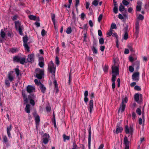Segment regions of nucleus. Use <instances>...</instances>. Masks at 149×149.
Wrapping results in <instances>:
<instances>
[{"instance_id": "obj_48", "label": "nucleus", "mask_w": 149, "mask_h": 149, "mask_svg": "<svg viewBox=\"0 0 149 149\" xmlns=\"http://www.w3.org/2000/svg\"><path fill=\"white\" fill-rule=\"evenodd\" d=\"M129 133L131 134V137H132V136L133 134V129L132 126H130V132Z\"/></svg>"}, {"instance_id": "obj_51", "label": "nucleus", "mask_w": 149, "mask_h": 149, "mask_svg": "<svg viewBox=\"0 0 149 149\" xmlns=\"http://www.w3.org/2000/svg\"><path fill=\"white\" fill-rule=\"evenodd\" d=\"M46 109L47 112H50L51 111V107L49 106H47L46 107Z\"/></svg>"}, {"instance_id": "obj_37", "label": "nucleus", "mask_w": 149, "mask_h": 149, "mask_svg": "<svg viewBox=\"0 0 149 149\" xmlns=\"http://www.w3.org/2000/svg\"><path fill=\"white\" fill-rule=\"evenodd\" d=\"M29 19L31 20H35L36 19V17L32 15H31L29 16Z\"/></svg>"}, {"instance_id": "obj_28", "label": "nucleus", "mask_w": 149, "mask_h": 149, "mask_svg": "<svg viewBox=\"0 0 149 149\" xmlns=\"http://www.w3.org/2000/svg\"><path fill=\"white\" fill-rule=\"evenodd\" d=\"M36 71L37 73H38V74H44V71L39 68H36Z\"/></svg>"}, {"instance_id": "obj_23", "label": "nucleus", "mask_w": 149, "mask_h": 149, "mask_svg": "<svg viewBox=\"0 0 149 149\" xmlns=\"http://www.w3.org/2000/svg\"><path fill=\"white\" fill-rule=\"evenodd\" d=\"M20 58L21 57H20L18 56H16L13 57V61L15 62L18 63L19 61Z\"/></svg>"}, {"instance_id": "obj_55", "label": "nucleus", "mask_w": 149, "mask_h": 149, "mask_svg": "<svg viewBox=\"0 0 149 149\" xmlns=\"http://www.w3.org/2000/svg\"><path fill=\"white\" fill-rule=\"evenodd\" d=\"M97 46V42L95 40H94L93 42V46L92 47H96Z\"/></svg>"}, {"instance_id": "obj_35", "label": "nucleus", "mask_w": 149, "mask_h": 149, "mask_svg": "<svg viewBox=\"0 0 149 149\" xmlns=\"http://www.w3.org/2000/svg\"><path fill=\"white\" fill-rule=\"evenodd\" d=\"M125 131L126 134H129L130 132V127L129 128L127 125H126L125 127Z\"/></svg>"}, {"instance_id": "obj_11", "label": "nucleus", "mask_w": 149, "mask_h": 149, "mask_svg": "<svg viewBox=\"0 0 149 149\" xmlns=\"http://www.w3.org/2000/svg\"><path fill=\"white\" fill-rule=\"evenodd\" d=\"M134 97L135 101L137 102L139 101L140 98L141 99L142 98V95L141 94L135 93L134 95Z\"/></svg>"}, {"instance_id": "obj_62", "label": "nucleus", "mask_w": 149, "mask_h": 149, "mask_svg": "<svg viewBox=\"0 0 149 149\" xmlns=\"http://www.w3.org/2000/svg\"><path fill=\"white\" fill-rule=\"evenodd\" d=\"M86 17L84 13H82L81 15V18L82 20H84Z\"/></svg>"}, {"instance_id": "obj_20", "label": "nucleus", "mask_w": 149, "mask_h": 149, "mask_svg": "<svg viewBox=\"0 0 149 149\" xmlns=\"http://www.w3.org/2000/svg\"><path fill=\"white\" fill-rule=\"evenodd\" d=\"M123 130V128L122 127H120L117 125L116 126V128L115 132L117 134H118L119 133L122 132Z\"/></svg>"}, {"instance_id": "obj_33", "label": "nucleus", "mask_w": 149, "mask_h": 149, "mask_svg": "<svg viewBox=\"0 0 149 149\" xmlns=\"http://www.w3.org/2000/svg\"><path fill=\"white\" fill-rule=\"evenodd\" d=\"M36 97L33 94H30L28 96V100H31L34 99Z\"/></svg>"}, {"instance_id": "obj_8", "label": "nucleus", "mask_w": 149, "mask_h": 149, "mask_svg": "<svg viewBox=\"0 0 149 149\" xmlns=\"http://www.w3.org/2000/svg\"><path fill=\"white\" fill-rule=\"evenodd\" d=\"M113 74L118 75L119 74V68L116 66H112L111 68Z\"/></svg>"}, {"instance_id": "obj_31", "label": "nucleus", "mask_w": 149, "mask_h": 149, "mask_svg": "<svg viewBox=\"0 0 149 149\" xmlns=\"http://www.w3.org/2000/svg\"><path fill=\"white\" fill-rule=\"evenodd\" d=\"M25 48V49L26 50H27V52H29L30 51L29 49V46L26 43H24L23 44Z\"/></svg>"}, {"instance_id": "obj_12", "label": "nucleus", "mask_w": 149, "mask_h": 149, "mask_svg": "<svg viewBox=\"0 0 149 149\" xmlns=\"http://www.w3.org/2000/svg\"><path fill=\"white\" fill-rule=\"evenodd\" d=\"M35 90V88L33 87L31 85H28L26 87V91L29 93H31Z\"/></svg>"}, {"instance_id": "obj_26", "label": "nucleus", "mask_w": 149, "mask_h": 149, "mask_svg": "<svg viewBox=\"0 0 149 149\" xmlns=\"http://www.w3.org/2000/svg\"><path fill=\"white\" fill-rule=\"evenodd\" d=\"M24 29V27H23V26H22V27L19 28L17 29V31H18L19 33V34L21 35H23V31L22 30Z\"/></svg>"}, {"instance_id": "obj_29", "label": "nucleus", "mask_w": 149, "mask_h": 149, "mask_svg": "<svg viewBox=\"0 0 149 149\" xmlns=\"http://www.w3.org/2000/svg\"><path fill=\"white\" fill-rule=\"evenodd\" d=\"M52 19L54 27L55 26V16L54 14H52Z\"/></svg>"}, {"instance_id": "obj_13", "label": "nucleus", "mask_w": 149, "mask_h": 149, "mask_svg": "<svg viewBox=\"0 0 149 149\" xmlns=\"http://www.w3.org/2000/svg\"><path fill=\"white\" fill-rule=\"evenodd\" d=\"M28 61L29 62H33L34 61V54H29L28 55Z\"/></svg>"}, {"instance_id": "obj_2", "label": "nucleus", "mask_w": 149, "mask_h": 149, "mask_svg": "<svg viewBox=\"0 0 149 149\" xmlns=\"http://www.w3.org/2000/svg\"><path fill=\"white\" fill-rule=\"evenodd\" d=\"M94 94L93 92L91 93L90 95L91 98V100L89 102V111L90 113L91 114L92 111L93 105V101L92 99L94 97Z\"/></svg>"}, {"instance_id": "obj_27", "label": "nucleus", "mask_w": 149, "mask_h": 149, "mask_svg": "<svg viewBox=\"0 0 149 149\" xmlns=\"http://www.w3.org/2000/svg\"><path fill=\"white\" fill-rule=\"evenodd\" d=\"M18 51V49L17 48H12L10 49L9 52H11L12 53L14 54Z\"/></svg>"}, {"instance_id": "obj_32", "label": "nucleus", "mask_w": 149, "mask_h": 149, "mask_svg": "<svg viewBox=\"0 0 149 149\" xmlns=\"http://www.w3.org/2000/svg\"><path fill=\"white\" fill-rule=\"evenodd\" d=\"M125 10V7L121 3H120V6L119 8V10L120 12H122Z\"/></svg>"}, {"instance_id": "obj_40", "label": "nucleus", "mask_w": 149, "mask_h": 149, "mask_svg": "<svg viewBox=\"0 0 149 149\" xmlns=\"http://www.w3.org/2000/svg\"><path fill=\"white\" fill-rule=\"evenodd\" d=\"M72 77L71 76V73L70 72L69 74V80L68 81V84L69 85L71 84V82L72 81Z\"/></svg>"}, {"instance_id": "obj_50", "label": "nucleus", "mask_w": 149, "mask_h": 149, "mask_svg": "<svg viewBox=\"0 0 149 149\" xmlns=\"http://www.w3.org/2000/svg\"><path fill=\"white\" fill-rule=\"evenodd\" d=\"M141 9V5H137L136 8V11H140Z\"/></svg>"}, {"instance_id": "obj_42", "label": "nucleus", "mask_w": 149, "mask_h": 149, "mask_svg": "<svg viewBox=\"0 0 149 149\" xmlns=\"http://www.w3.org/2000/svg\"><path fill=\"white\" fill-rule=\"evenodd\" d=\"M66 32L68 34H70L72 32V28L71 27L69 26L67 28Z\"/></svg>"}, {"instance_id": "obj_59", "label": "nucleus", "mask_w": 149, "mask_h": 149, "mask_svg": "<svg viewBox=\"0 0 149 149\" xmlns=\"http://www.w3.org/2000/svg\"><path fill=\"white\" fill-rule=\"evenodd\" d=\"M103 17V15L101 14H100L98 18V21L99 22H100L102 19Z\"/></svg>"}, {"instance_id": "obj_36", "label": "nucleus", "mask_w": 149, "mask_h": 149, "mask_svg": "<svg viewBox=\"0 0 149 149\" xmlns=\"http://www.w3.org/2000/svg\"><path fill=\"white\" fill-rule=\"evenodd\" d=\"M99 0H94L92 3V5L97 6L98 4Z\"/></svg>"}, {"instance_id": "obj_3", "label": "nucleus", "mask_w": 149, "mask_h": 149, "mask_svg": "<svg viewBox=\"0 0 149 149\" xmlns=\"http://www.w3.org/2000/svg\"><path fill=\"white\" fill-rule=\"evenodd\" d=\"M42 138V143L45 144H46L49 142L50 136L49 134L45 133L43 135Z\"/></svg>"}, {"instance_id": "obj_19", "label": "nucleus", "mask_w": 149, "mask_h": 149, "mask_svg": "<svg viewBox=\"0 0 149 149\" xmlns=\"http://www.w3.org/2000/svg\"><path fill=\"white\" fill-rule=\"evenodd\" d=\"M120 106V108L119 109L118 112L121 109V112H123L125 111L126 105L125 104L121 103Z\"/></svg>"}, {"instance_id": "obj_25", "label": "nucleus", "mask_w": 149, "mask_h": 149, "mask_svg": "<svg viewBox=\"0 0 149 149\" xmlns=\"http://www.w3.org/2000/svg\"><path fill=\"white\" fill-rule=\"evenodd\" d=\"M130 142L128 140L127 137L125 136L124 140V144L125 145H129Z\"/></svg>"}, {"instance_id": "obj_46", "label": "nucleus", "mask_w": 149, "mask_h": 149, "mask_svg": "<svg viewBox=\"0 0 149 149\" xmlns=\"http://www.w3.org/2000/svg\"><path fill=\"white\" fill-rule=\"evenodd\" d=\"M99 42L100 45H103L104 43V39L102 38L99 39Z\"/></svg>"}, {"instance_id": "obj_7", "label": "nucleus", "mask_w": 149, "mask_h": 149, "mask_svg": "<svg viewBox=\"0 0 149 149\" xmlns=\"http://www.w3.org/2000/svg\"><path fill=\"white\" fill-rule=\"evenodd\" d=\"M14 71H10L8 74V78L10 82H12L14 80V78L13 76Z\"/></svg>"}, {"instance_id": "obj_47", "label": "nucleus", "mask_w": 149, "mask_h": 149, "mask_svg": "<svg viewBox=\"0 0 149 149\" xmlns=\"http://www.w3.org/2000/svg\"><path fill=\"white\" fill-rule=\"evenodd\" d=\"M136 112L139 115H141L142 113V112L141 109L139 108L137 109Z\"/></svg>"}, {"instance_id": "obj_54", "label": "nucleus", "mask_w": 149, "mask_h": 149, "mask_svg": "<svg viewBox=\"0 0 149 149\" xmlns=\"http://www.w3.org/2000/svg\"><path fill=\"white\" fill-rule=\"evenodd\" d=\"M113 11L114 13L116 14L118 13V7H114L113 8Z\"/></svg>"}, {"instance_id": "obj_61", "label": "nucleus", "mask_w": 149, "mask_h": 149, "mask_svg": "<svg viewBox=\"0 0 149 149\" xmlns=\"http://www.w3.org/2000/svg\"><path fill=\"white\" fill-rule=\"evenodd\" d=\"M111 28L112 29H116L117 28L115 24H112L111 25Z\"/></svg>"}, {"instance_id": "obj_15", "label": "nucleus", "mask_w": 149, "mask_h": 149, "mask_svg": "<svg viewBox=\"0 0 149 149\" xmlns=\"http://www.w3.org/2000/svg\"><path fill=\"white\" fill-rule=\"evenodd\" d=\"M132 65L135 68L136 70H138L140 66V61H136L134 63H133Z\"/></svg>"}, {"instance_id": "obj_14", "label": "nucleus", "mask_w": 149, "mask_h": 149, "mask_svg": "<svg viewBox=\"0 0 149 149\" xmlns=\"http://www.w3.org/2000/svg\"><path fill=\"white\" fill-rule=\"evenodd\" d=\"M35 120L36 127V129H37L38 126L39 125L40 122V117L39 115H37L36 117H35Z\"/></svg>"}, {"instance_id": "obj_39", "label": "nucleus", "mask_w": 149, "mask_h": 149, "mask_svg": "<svg viewBox=\"0 0 149 149\" xmlns=\"http://www.w3.org/2000/svg\"><path fill=\"white\" fill-rule=\"evenodd\" d=\"M91 49L94 54H97V50L96 47H92Z\"/></svg>"}, {"instance_id": "obj_45", "label": "nucleus", "mask_w": 149, "mask_h": 149, "mask_svg": "<svg viewBox=\"0 0 149 149\" xmlns=\"http://www.w3.org/2000/svg\"><path fill=\"white\" fill-rule=\"evenodd\" d=\"M0 35L1 37L3 38H4L6 34L5 33L4 31H3V30L2 29L1 30Z\"/></svg>"}, {"instance_id": "obj_9", "label": "nucleus", "mask_w": 149, "mask_h": 149, "mask_svg": "<svg viewBox=\"0 0 149 149\" xmlns=\"http://www.w3.org/2000/svg\"><path fill=\"white\" fill-rule=\"evenodd\" d=\"M12 128L13 126L11 124H10L9 126L7 127V133L9 139L12 137L10 131L12 130Z\"/></svg>"}, {"instance_id": "obj_22", "label": "nucleus", "mask_w": 149, "mask_h": 149, "mask_svg": "<svg viewBox=\"0 0 149 149\" xmlns=\"http://www.w3.org/2000/svg\"><path fill=\"white\" fill-rule=\"evenodd\" d=\"M54 84L55 86V88L56 90V92L57 93L59 91L58 88L57 81L55 80L54 81Z\"/></svg>"}, {"instance_id": "obj_6", "label": "nucleus", "mask_w": 149, "mask_h": 149, "mask_svg": "<svg viewBox=\"0 0 149 149\" xmlns=\"http://www.w3.org/2000/svg\"><path fill=\"white\" fill-rule=\"evenodd\" d=\"M139 74L138 72H134L132 76V79L134 81H137L139 80Z\"/></svg>"}, {"instance_id": "obj_52", "label": "nucleus", "mask_w": 149, "mask_h": 149, "mask_svg": "<svg viewBox=\"0 0 149 149\" xmlns=\"http://www.w3.org/2000/svg\"><path fill=\"white\" fill-rule=\"evenodd\" d=\"M133 65L130 66L129 67V70L131 72H132L134 71V68Z\"/></svg>"}, {"instance_id": "obj_5", "label": "nucleus", "mask_w": 149, "mask_h": 149, "mask_svg": "<svg viewBox=\"0 0 149 149\" xmlns=\"http://www.w3.org/2000/svg\"><path fill=\"white\" fill-rule=\"evenodd\" d=\"M88 147L89 149H91V127L89 125L88 127Z\"/></svg>"}, {"instance_id": "obj_44", "label": "nucleus", "mask_w": 149, "mask_h": 149, "mask_svg": "<svg viewBox=\"0 0 149 149\" xmlns=\"http://www.w3.org/2000/svg\"><path fill=\"white\" fill-rule=\"evenodd\" d=\"M28 40V37L27 36H25L23 37V40L24 43H27Z\"/></svg>"}, {"instance_id": "obj_58", "label": "nucleus", "mask_w": 149, "mask_h": 149, "mask_svg": "<svg viewBox=\"0 0 149 149\" xmlns=\"http://www.w3.org/2000/svg\"><path fill=\"white\" fill-rule=\"evenodd\" d=\"M103 69L105 72H107L108 70V67L106 65H105L103 68Z\"/></svg>"}, {"instance_id": "obj_18", "label": "nucleus", "mask_w": 149, "mask_h": 149, "mask_svg": "<svg viewBox=\"0 0 149 149\" xmlns=\"http://www.w3.org/2000/svg\"><path fill=\"white\" fill-rule=\"evenodd\" d=\"M30 105L29 104H27L25 108V111L27 113H30Z\"/></svg>"}, {"instance_id": "obj_24", "label": "nucleus", "mask_w": 149, "mask_h": 149, "mask_svg": "<svg viewBox=\"0 0 149 149\" xmlns=\"http://www.w3.org/2000/svg\"><path fill=\"white\" fill-rule=\"evenodd\" d=\"M25 58L24 57H21V58L19 60V62L21 64L23 65L25 63H26L27 62H25Z\"/></svg>"}, {"instance_id": "obj_34", "label": "nucleus", "mask_w": 149, "mask_h": 149, "mask_svg": "<svg viewBox=\"0 0 149 149\" xmlns=\"http://www.w3.org/2000/svg\"><path fill=\"white\" fill-rule=\"evenodd\" d=\"M117 75H115L112 74V78L111 79V81L112 82H115V81L116 80V76Z\"/></svg>"}, {"instance_id": "obj_16", "label": "nucleus", "mask_w": 149, "mask_h": 149, "mask_svg": "<svg viewBox=\"0 0 149 149\" xmlns=\"http://www.w3.org/2000/svg\"><path fill=\"white\" fill-rule=\"evenodd\" d=\"M15 27L16 30H17L18 28L23 26L21 24V23L19 21L15 22Z\"/></svg>"}, {"instance_id": "obj_60", "label": "nucleus", "mask_w": 149, "mask_h": 149, "mask_svg": "<svg viewBox=\"0 0 149 149\" xmlns=\"http://www.w3.org/2000/svg\"><path fill=\"white\" fill-rule=\"evenodd\" d=\"M123 3L125 6H127L129 4V3L128 1H126L125 0H123L122 1Z\"/></svg>"}, {"instance_id": "obj_64", "label": "nucleus", "mask_w": 149, "mask_h": 149, "mask_svg": "<svg viewBox=\"0 0 149 149\" xmlns=\"http://www.w3.org/2000/svg\"><path fill=\"white\" fill-rule=\"evenodd\" d=\"M41 33L42 36H44L45 35L46 32L44 29H43L42 30Z\"/></svg>"}, {"instance_id": "obj_1", "label": "nucleus", "mask_w": 149, "mask_h": 149, "mask_svg": "<svg viewBox=\"0 0 149 149\" xmlns=\"http://www.w3.org/2000/svg\"><path fill=\"white\" fill-rule=\"evenodd\" d=\"M48 70L49 73L55 76L56 67L54 66V64L52 61H50L48 64Z\"/></svg>"}, {"instance_id": "obj_17", "label": "nucleus", "mask_w": 149, "mask_h": 149, "mask_svg": "<svg viewBox=\"0 0 149 149\" xmlns=\"http://www.w3.org/2000/svg\"><path fill=\"white\" fill-rule=\"evenodd\" d=\"M39 88L42 93H44L45 92L46 88L44 86V85L42 83H40V86Z\"/></svg>"}, {"instance_id": "obj_10", "label": "nucleus", "mask_w": 149, "mask_h": 149, "mask_svg": "<svg viewBox=\"0 0 149 149\" xmlns=\"http://www.w3.org/2000/svg\"><path fill=\"white\" fill-rule=\"evenodd\" d=\"M124 36L123 38L125 40H126L128 38V26H126L124 29Z\"/></svg>"}, {"instance_id": "obj_4", "label": "nucleus", "mask_w": 149, "mask_h": 149, "mask_svg": "<svg viewBox=\"0 0 149 149\" xmlns=\"http://www.w3.org/2000/svg\"><path fill=\"white\" fill-rule=\"evenodd\" d=\"M135 35L136 38H137L138 36V34L139 30V23L138 21H137L135 24Z\"/></svg>"}, {"instance_id": "obj_30", "label": "nucleus", "mask_w": 149, "mask_h": 149, "mask_svg": "<svg viewBox=\"0 0 149 149\" xmlns=\"http://www.w3.org/2000/svg\"><path fill=\"white\" fill-rule=\"evenodd\" d=\"M2 138L3 143L8 142V140L7 137L6 135H3L2 136Z\"/></svg>"}, {"instance_id": "obj_43", "label": "nucleus", "mask_w": 149, "mask_h": 149, "mask_svg": "<svg viewBox=\"0 0 149 149\" xmlns=\"http://www.w3.org/2000/svg\"><path fill=\"white\" fill-rule=\"evenodd\" d=\"M10 81L8 79H6L5 81V84L8 86V87H9L10 86Z\"/></svg>"}, {"instance_id": "obj_38", "label": "nucleus", "mask_w": 149, "mask_h": 149, "mask_svg": "<svg viewBox=\"0 0 149 149\" xmlns=\"http://www.w3.org/2000/svg\"><path fill=\"white\" fill-rule=\"evenodd\" d=\"M127 47L131 52H133L134 51V50L132 47V44H128L127 45Z\"/></svg>"}, {"instance_id": "obj_56", "label": "nucleus", "mask_w": 149, "mask_h": 149, "mask_svg": "<svg viewBox=\"0 0 149 149\" xmlns=\"http://www.w3.org/2000/svg\"><path fill=\"white\" fill-rule=\"evenodd\" d=\"M134 89L135 90L138 91H139L141 90L140 87L137 85L135 86Z\"/></svg>"}, {"instance_id": "obj_63", "label": "nucleus", "mask_w": 149, "mask_h": 149, "mask_svg": "<svg viewBox=\"0 0 149 149\" xmlns=\"http://www.w3.org/2000/svg\"><path fill=\"white\" fill-rule=\"evenodd\" d=\"M39 62H44V59L42 56L39 57L38 60Z\"/></svg>"}, {"instance_id": "obj_49", "label": "nucleus", "mask_w": 149, "mask_h": 149, "mask_svg": "<svg viewBox=\"0 0 149 149\" xmlns=\"http://www.w3.org/2000/svg\"><path fill=\"white\" fill-rule=\"evenodd\" d=\"M128 101V98L127 97H125L124 99L122 100V102L121 103L124 104V102L126 103H127Z\"/></svg>"}, {"instance_id": "obj_53", "label": "nucleus", "mask_w": 149, "mask_h": 149, "mask_svg": "<svg viewBox=\"0 0 149 149\" xmlns=\"http://www.w3.org/2000/svg\"><path fill=\"white\" fill-rule=\"evenodd\" d=\"M59 60L58 57L56 56L55 58V63L57 65H58L59 64Z\"/></svg>"}, {"instance_id": "obj_21", "label": "nucleus", "mask_w": 149, "mask_h": 149, "mask_svg": "<svg viewBox=\"0 0 149 149\" xmlns=\"http://www.w3.org/2000/svg\"><path fill=\"white\" fill-rule=\"evenodd\" d=\"M14 70L15 71V74H16V76L18 77V79H19L20 78L19 76V75L21 76V74L20 73V70L18 68H16Z\"/></svg>"}, {"instance_id": "obj_41", "label": "nucleus", "mask_w": 149, "mask_h": 149, "mask_svg": "<svg viewBox=\"0 0 149 149\" xmlns=\"http://www.w3.org/2000/svg\"><path fill=\"white\" fill-rule=\"evenodd\" d=\"M44 74H38V73H36V77L38 79H41L42 78V75Z\"/></svg>"}, {"instance_id": "obj_57", "label": "nucleus", "mask_w": 149, "mask_h": 149, "mask_svg": "<svg viewBox=\"0 0 149 149\" xmlns=\"http://www.w3.org/2000/svg\"><path fill=\"white\" fill-rule=\"evenodd\" d=\"M137 18L140 20H142L144 19V17L141 15L139 14L138 17Z\"/></svg>"}]
</instances>
